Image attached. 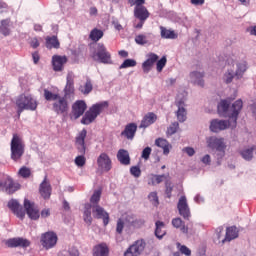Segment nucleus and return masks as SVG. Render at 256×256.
Instances as JSON below:
<instances>
[{
    "label": "nucleus",
    "instance_id": "obj_31",
    "mask_svg": "<svg viewBox=\"0 0 256 256\" xmlns=\"http://www.w3.org/2000/svg\"><path fill=\"white\" fill-rule=\"evenodd\" d=\"M116 157L121 165H131V157L129 156V151L120 149L118 150Z\"/></svg>",
    "mask_w": 256,
    "mask_h": 256
},
{
    "label": "nucleus",
    "instance_id": "obj_62",
    "mask_svg": "<svg viewBox=\"0 0 256 256\" xmlns=\"http://www.w3.org/2000/svg\"><path fill=\"white\" fill-rule=\"evenodd\" d=\"M190 3L195 7H201V5H205V0H190Z\"/></svg>",
    "mask_w": 256,
    "mask_h": 256
},
{
    "label": "nucleus",
    "instance_id": "obj_37",
    "mask_svg": "<svg viewBox=\"0 0 256 256\" xmlns=\"http://www.w3.org/2000/svg\"><path fill=\"white\" fill-rule=\"evenodd\" d=\"M91 209H93V205L89 203L85 204L83 219L87 225H91V223H93V218L91 217Z\"/></svg>",
    "mask_w": 256,
    "mask_h": 256
},
{
    "label": "nucleus",
    "instance_id": "obj_22",
    "mask_svg": "<svg viewBox=\"0 0 256 256\" xmlns=\"http://www.w3.org/2000/svg\"><path fill=\"white\" fill-rule=\"evenodd\" d=\"M156 61H159V55L155 53L147 54V59L142 63V69L144 73H149L153 69Z\"/></svg>",
    "mask_w": 256,
    "mask_h": 256
},
{
    "label": "nucleus",
    "instance_id": "obj_52",
    "mask_svg": "<svg viewBox=\"0 0 256 256\" xmlns=\"http://www.w3.org/2000/svg\"><path fill=\"white\" fill-rule=\"evenodd\" d=\"M74 161H75V165H77V167H84L87 160L85 159V155L80 154L79 156H77L75 158Z\"/></svg>",
    "mask_w": 256,
    "mask_h": 256
},
{
    "label": "nucleus",
    "instance_id": "obj_14",
    "mask_svg": "<svg viewBox=\"0 0 256 256\" xmlns=\"http://www.w3.org/2000/svg\"><path fill=\"white\" fill-rule=\"evenodd\" d=\"M24 208L29 217L32 221H37L41 214L39 213V209L35 207V203L29 201V199H24Z\"/></svg>",
    "mask_w": 256,
    "mask_h": 256
},
{
    "label": "nucleus",
    "instance_id": "obj_7",
    "mask_svg": "<svg viewBox=\"0 0 256 256\" xmlns=\"http://www.w3.org/2000/svg\"><path fill=\"white\" fill-rule=\"evenodd\" d=\"M228 127H232V129H235V127L237 126H233V121L231 119L229 120L213 119L210 122L209 129L212 133H219V131H225V129H228Z\"/></svg>",
    "mask_w": 256,
    "mask_h": 256
},
{
    "label": "nucleus",
    "instance_id": "obj_2",
    "mask_svg": "<svg viewBox=\"0 0 256 256\" xmlns=\"http://www.w3.org/2000/svg\"><path fill=\"white\" fill-rule=\"evenodd\" d=\"M109 103L107 101L93 104L84 114L81 119L82 125H91L101 115L103 109H107Z\"/></svg>",
    "mask_w": 256,
    "mask_h": 256
},
{
    "label": "nucleus",
    "instance_id": "obj_60",
    "mask_svg": "<svg viewBox=\"0 0 256 256\" xmlns=\"http://www.w3.org/2000/svg\"><path fill=\"white\" fill-rule=\"evenodd\" d=\"M201 161L204 165H211V155L209 154L204 155Z\"/></svg>",
    "mask_w": 256,
    "mask_h": 256
},
{
    "label": "nucleus",
    "instance_id": "obj_27",
    "mask_svg": "<svg viewBox=\"0 0 256 256\" xmlns=\"http://www.w3.org/2000/svg\"><path fill=\"white\" fill-rule=\"evenodd\" d=\"M39 192L43 199H49L51 197V184L47 182V177L44 178L39 186Z\"/></svg>",
    "mask_w": 256,
    "mask_h": 256
},
{
    "label": "nucleus",
    "instance_id": "obj_41",
    "mask_svg": "<svg viewBox=\"0 0 256 256\" xmlns=\"http://www.w3.org/2000/svg\"><path fill=\"white\" fill-rule=\"evenodd\" d=\"M79 91H81L83 95H89V93L93 91V83L91 82V79H87L84 87L81 86Z\"/></svg>",
    "mask_w": 256,
    "mask_h": 256
},
{
    "label": "nucleus",
    "instance_id": "obj_50",
    "mask_svg": "<svg viewBox=\"0 0 256 256\" xmlns=\"http://www.w3.org/2000/svg\"><path fill=\"white\" fill-rule=\"evenodd\" d=\"M179 130V122H173L171 125L167 128V135H175L177 131Z\"/></svg>",
    "mask_w": 256,
    "mask_h": 256
},
{
    "label": "nucleus",
    "instance_id": "obj_23",
    "mask_svg": "<svg viewBox=\"0 0 256 256\" xmlns=\"http://www.w3.org/2000/svg\"><path fill=\"white\" fill-rule=\"evenodd\" d=\"M137 133V124L129 123L125 126L124 130L121 132V137H125L129 141L135 139V134Z\"/></svg>",
    "mask_w": 256,
    "mask_h": 256
},
{
    "label": "nucleus",
    "instance_id": "obj_13",
    "mask_svg": "<svg viewBox=\"0 0 256 256\" xmlns=\"http://www.w3.org/2000/svg\"><path fill=\"white\" fill-rule=\"evenodd\" d=\"M178 110L176 111V117L179 123H185L187 121V105L185 104V98H178L175 102Z\"/></svg>",
    "mask_w": 256,
    "mask_h": 256
},
{
    "label": "nucleus",
    "instance_id": "obj_17",
    "mask_svg": "<svg viewBox=\"0 0 256 256\" xmlns=\"http://www.w3.org/2000/svg\"><path fill=\"white\" fill-rule=\"evenodd\" d=\"M86 137H87L86 129H83L81 132H79L78 136L76 137L75 145L79 155H85L87 151V147L85 146Z\"/></svg>",
    "mask_w": 256,
    "mask_h": 256
},
{
    "label": "nucleus",
    "instance_id": "obj_59",
    "mask_svg": "<svg viewBox=\"0 0 256 256\" xmlns=\"http://www.w3.org/2000/svg\"><path fill=\"white\" fill-rule=\"evenodd\" d=\"M124 227H125V222H123V219H118L117 225H116V233H119V235H121V233H123Z\"/></svg>",
    "mask_w": 256,
    "mask_h": 256
},
{
    "label": "nucleus",
    "instance_id": "obj_9",
    "mask_svg": "<svg viewBox=\"0 0 256 256\" xmlns=\"http://www.w3.org/2000/svg\"><path fill=\"white\" fill-rule=\"evenodd\" d=\"M6 247L9 249H16L17 247H21L22 249H27V247L31 246V241L23 237H14L9 238L5 241Z\"/></svg>",
    "mask_w": 256,
    "mask_h": 256
},
{
    "label": "nucleus",
    "instance_id": "obj_19",
    "mask_svg": "<svg viewBox=\"0 0 256 256\" xmlns=\"http://www.w3.org/2000/svg\"><path fill=\"white\" fill-rule=\"evenodd\" d=\"M207 148L208 149H222L223 147H227L225 144V140L223 138H217V136H210L206 138Z\"/></svg>",
    "mask_w": 256,
    "mask_h": 256
},
{
    "label": "nucleus",
    "instance_id": "obj_1",
    "mask_svg": "<svg viewBox=\"0 0 256 256\" xmlns=\"http://www.w3.org/2000/svg\"><path fill=\"white\" fill-rule=\"evenodd\" d=\"M243 109V101L241 99L236 100L231 105V100H221L217 105L218 115L220 117H228L233 122L232 126L237 127V119Z\"/></svg>",
    "mask_w": 256,
    "mask_h": 256
},
{
    "label": "nucleus",
    "instance_id": "obj_34",
    "mask_svg": "<svg viewBox=\"0 0 256 256\" xmlns=\"http://www.w3.org/2000/svg\"><path fill=\"white\" fill-rule=\"evenodd\" d=\"M160 35L162 39H177L179 37L174 30L167 29L163 26H160Z\"/></svg>",
    "mask_w": 256,
    "mask_h": 256
},
{
    "label": "nucleus",
    "instance_id": "obj_10",
    "mask_svg": "<svg viewBox=\"0 0 256 256\" xmlns=\"http://www.w3.org/2000/svg\"><path fill=\"white\" fill-rule=\"evenodd\" d=\"M57 234L55 232H46L42 234L40 243L44 249H53L57 245Z\"/></svg>",
    "mask_w": 256,
    "mask_h": 256
},
{
    "label": "nucleus",
    "instance_id": "obj_18",
    "mask_svg": "<svg viewBox=\"0 0 256 256\" xmlns=\"http://www.w3.org/2000/svg\"><path fill=\"white\" fill-rule=\"evenodd\" d=\"M92 213L96 219H103L104 227L109 225V213H107L103 207L99 205H93Z\"/></svg>",
    "mask_w": 256,
    "mask_h": 256
},
{
    "label": "nucleus",
    "instance_id": "obj_25",
    "mask_svg": "<svg viewBox=\"0 0 256 256\" xmlns=\"http://www.w3.org/2000/svg\"><path fill=\"white\" fill-rule=\"evenodd\" d=\"M65 63H67V56L54 55L52 57V67L56 72L63 71Z\"/></svg>",
    "mask_w": 256,
    "mask_h": 256
},
{
    "label": "nucleus",
    "instance_id": "obj_49",
    "mask_svg": "<svg viewBox=\"0 0 256 256\" xmlns=\"http://www.w3.org/2000/svg\"><path fill=\"white\" fill-rule=\"evenodd\" d=\"M136 66H137V61H135V59H126L119 66V69H128V67H136Z\"/></svg>",
    "mask_w": 256,
    "mask_h": 256
},
{
    "label": "nucleus",
    "instance_id": "obj_38",
    "mask_svg": "<svg viewBox=\"0 0 256 256\" xmlns=\"http://www.w3.org/2000/svg\"><path fill=\"white\" fill-rule=\"evenodd\" d=\"M253 151H255V148L251 147V148H244L242 150L239 151L242 159H244V161H252L253 160Z\"/></svg>",
    "mask_w": 256,
    "mask_h": 256
},
{
    "label": "nucleus",
    "instance_id": "obj_39",
    "mask_svg": "<svg viewBox=\"0 0 256 256\" xmlns=\"http://www.w3.org/2000/svg\"><path fill=\"white\" fill-rule=\"evenodd\" d=\"M225 149H227V146L215 150L214 157L216 159L217 165H221V163H223V158L225 157Z\"/></svg>",
    "mask_w": 256,
    "mask_h": 256
},
{
    "label": "nucleus",
    "instance_id": "obj_12",
    "mask_svg": "<svg viewBox=\"0 0 256 256\" xmlns=\"http://www.w3.org/2000/svg\"><path fill=\"white\" fill-rule=\"evenodd\" d=\"M177 209H178L179 215H181L183 219H186L187 221H189V219L191 218V209L189 208V204L187 203V197L181 196L179 198Z\"/></svg>",
    "mask_w": 256,
    "mask_h": 256
},
{
    "label": "nucleus",
    "instance_id": "obj_30",
    "mask_svg": "<svg viewBox=\"0 0 256 256\" xmlns=\"http://www.w3.org/2000/svg\"><path fill=\"white\" fill-rule=\"evenodd\" d=\"M155 145L156 147L163 149V155H169L172 148L171 143H169V141H167L165 138H157L155 140Z\"/></svg>",
    "mask_w": 256,
    "mask_h": 256
},
{
    "label": "nucleus",
    "instance_id": "obj_29",
    "mask_svg": "<svg viewBox=\"0 0 256 256\" xmlns=\"http://www.w3.org/2000/svg\"><path fill=\"white\" fill-rule=\"evenodd\" d=\"M149 10L145 6H139L134 8V17L139 21H147L149 19Z\"/></svg>",
    "mask_w": 256,
    "mask_h": 256
},
{
    "label": "nucleus",
    "instance_id": "obj_51",
    "mask_svg": "<svg viewBox=\"0 0 256 256\" xmlns=\"http://www.w3.org/2000/svg\"><path fill=\"white\" fill-rule=\"evenodd\" d=\"M176 245L182 255L191 256V249H189V247L181 245L179 242Z\"/></svg>",
    "mask_w": 256,
    "mask_h": 256
},
{
    "label": "nucleus",
    "instance_id": "obj_36",
    "mask_svg": "<svg viewBox=\"0 0 256 256\" xmlns=\"http://www.w3.org/2000/svg\"><path fill=\"white\" fill-rule=\"evenodd\" d=\"M172 225L175 227V229H180L184 235H187L189 233V228L185 226V222L181 218H174L172 219Z\"/></svg>",
    "mask_w": 256,
    "mask_h": 256
},
{
    "label": "nucleus",
    "instance_id": "obj_20",
    "mask_svg": "<svg viewBox=\"0 0 256 256\" xmlns=\"http://www.w3.org/2000/svg\"><path fill=\"white\" fill-rule=\"evenodd\" d=\"M87 111V103L84 100H78L72 105V115L74 119H79Z\"/></svg>",
    "mask_w": 256,
    "mask_h": 256
},
{
    "label": "nucleus",
    "instance_id": "obj_58",
    "mask_svg": "<svg viewBox=\"0 0 256 256\" xmlns=\"http://www.w3.org/2000/svg\"><path fill=\"white\" fill-rule=\"evenodd\" d=\"M165 187H166L165 193H166L168 199H171V193H173V184H171L170 181H166Z\"/></svg>",
    "mask_w": 256,
    "mask_h": 256
},
{
    "label": "nucleus",
    "instance_id": "obj_55",
    "mask_svg": "<svg viewBox=\"0 0 256 256\" xmlns=\"http://www.w3.org/2000/svg\"><path fill=\"white\" fill-rule=\"evenodd\" d=\"M135 42L137 43V45H147L148 43L147 36L143 34H139L138 36L135 37Z\"/></svg>",
    "mask_w": 256,
    "mask_h": 256
},
{
    "label": "nucleus",
    "instance_id": "obj_44",
    "mask_svg": "<svg viewBox=\"0 0 256 256\" xmlns=\"http://www.w3.org/2000/svg\"><path fill=\"white\" fill-rule=\"evenodd\" d=\"M99 201H101V190H95L90 198V205H99Z\"/></svg>",
    "mask_w": 256,
    "mask_h": 256
},
{
    "label": "nucleus",
    "instance_id": "obj_11",
    "mask_svg": "<svg viewBox=\"0 0 256 256\" xmlns=\"http://www.w3.org/2000/svg\"><path fill=\"white\" fill-rule=\"evenodd\" d=\"M52 109L56 115H64L69 111V103L65 96L59 97L52 105Z\"/></svg>",
    "mask_w": 256,
    "mask_h": 256
},
{
    "label": "nucleus",
    "instance_id": "obj_8",
    "mask_svg": "<svg viewBox=\"0 0 256 256\" xmlns=\"http://www.w3.org/2000/svg\"><path fill=\"white\" fill-rule=\"evenodd\" d=\"M147 247V242L140 239L136 240L124 253V256H139L145 251Z\"/></svg>",
    "mask_w": 256,
    "mask_h": 256
},
{
    "label": "nucleus",
    "instance_id": "obj_28",
    "mask_svg": "<svg viewBox=\"0 0 256 256\" xmlns=\"http://www.w3.org/2000/svg\"><path fill=\"white\" fill-rule=\"evenodd\" d=\"M239 237V230L237 229V226H230L226 228V236L222 240V243H229L233 241V239H237Z\"/></svg>",
    "mask_w": 256,
    "mask_h": 256
},
{
    "label": "nucleus",
    "instance_id": "obj_5",
    "mask_svg": "<svg viewBox=\"0 0 256 256\" xmlns=\"http://www.w3.org/2000/svg\"><path fill=\"white\" fill-rule=\"evenodd\" d=\"M92 59L93 61H97V63H103V65H111L113 63L111 53L103 43L97 44L95 51L92 53Z\"/></svg>",
    "mask_w": 256,
    "mask_h": 256
},
{
    "label": "nucleus",
    "instance_id": "obj_3",
    "mask_svg": "<svg viewBox=\"0 0 256 256\" xmlns=\"http://www.w3.org/2000/svg\"><path fill=\"white\" fill-rule=\"evenodd\" d=\"M37 100L31 95L21 94L16 99L17 114L20 117L24 111H36Z\"/></svg>",
    "mask_w": 256,
    "mask_h": 256
},
{
    "label": "nucleus",
    "instance_id": "obj_42",
    "mask_svg": "<svg viewBox=\"0 0 256 256\" xmlns=\"http://www.w3.org/2000/svg\"><path fill=\"white\" fill-rule=\"evenodd\" d=\"M91 41H99L100 39L103 38V30L94 28L89 35Z\"/></svg>",
    "mask_w": 256,
    "mask_h": 256
},
{
    "label": "nucleus",
    "instance_id": "obj_63",
    "mask_svg": "<svg viewBox=\"0 0 256 256\" xmlns=\"http://www.w3.org/2000/svg\"><path fill=\"white\" fill-rule=\"evenodd\" d=\"M32 58H33V63L37 65V63H39V59H41V57L39 56V52L36 51L32 53Z\"/></svg>",
    "mask_w": 256,
    "mask_h": 256
},
{
    "label": "nucleus",
    "instance_id": "obj_57",
    "mask_svg": "<svg viewBox=\"0 0 256 256\" xmlns=\"http://www.w3.org/2000/svg\"><path fill=\"white\" fill-rule=\"evenodd\" d=\"M151 151H152V149L149 146L144 148L142 150V154H141L142 159H145V161L149 160V157H151Z\"/></svg>",
    "mask_w": 256,
    "mask_h": 256
},
{
    "label": "nucleus",
    "instance_id": "obj_26",
    "mask_svg": "<svg viewBox=\"0 0 256 256\" xmlns=\"http://www.w3.org/2000/svg\"><path fill=\"white\" fill-rule=\"evenodd\" d=\"M157 121V115L153 112H148L142 119L139 128L147 129V127H151L153 123Z\"/></svg>",
    "mask_w": 256,
    "mask_h": 256
},
{
    "label": "nucleus",
    "instance_id": "obj_45",
    "mask_svg": "<svg viewBox=\"0 0 256 256\" xmlns=\"http://www.w3.org/2000/svg\"><path fill=\"white\" fill-rule=\"evenodd\" d=\"M236 72L233 71V69H228L227 72L224 74L223 80L229 84L233 82V79L235 78Z\"/></svg>",
    "mask_w": 256,
    "mask_h": 256
},
{
    "label": "nucleus",
    "instance_id": "obj_64",
    "mask_svg": "<svg viewBox=\"0 0 256 256\" xmlns=\"http://www.w3.org/2000/svg\"><path fill=\"white\" fill-rule=\"evenodd\" d=\"M8 7L7 3L0 1V13H6Z\"/></svg>",
    "mask_w": 256,
    "mask_h": 256
},
{
    "label": "nucleus",
    "instance_id": "obj_46",
    "mask_svg": "<svg viewBox=\"0 0 256 256\" xmlns=\"http://www.w3.org/2000/svg\"><path fill=\"white\" fill-rule=\"evenodd\" d=\"M59 97V94H55L48 89H44V98L46 99V101H57Z\"/></svg>",
    "mask_w": 256,
    "mask_h": 256
},
{
    "label": "nucleus",
    "instance_id": "obj_43",
    "mask_svg": "<svg viewBox=\"0 0 256 256\" xmlns=\"http://www.w3.org/2000/svg\"><path fill=\"white\" fill-rule=\"evenodd\" d=\"M0 33L5 37L9 35V19L1 20Z\"/></svg>",
    "mask_w": 256,
    "mask_h": 256
},
{
    "label": "nucleus",
    "instance_id": "obj_54",
    "mask_svg": "<svg viewBox=\"0 0 256 256\" xmlns=\"http://www.w3.org/2000/svg\"><path fill=\"white\" fill-rule=\"evenodd\" d=\"M149 201H151L152 204H154L155 207L159 205V196H157V192H151L148 195Z\"/></svg>",
    "mask_w": 256,
    "mask_h": 256
},
{
    "label": "nucleus",
    "instance_id": "obj_6",
    "mask_svg": "<svg viewBox=\"0 0 256 256\" xmlns=\"http://www.w3.org/2000/svg\"><path fill=\"white\" fill-rule=\"evenodd\" d=\"M11 149V159L13 161H19L25 154V145L23 144V140L17 134L13 135L10 144Z\"/></svg>",
    "mask_w": 256,
    "mask_h": 256
},
{
    "label": "nucleus",
    "instance_id": "obj_15",
    "mask_svg": "<svg viewBox=\"0 0 256 256\" xmlns=\"http://www.w3.org/2000/svg\"><path fill=\"white\" fill-rule=\"evenodd\" d=\"M7 207L16 215L19 219L23 221L25 219V210L23 209V206L19 203L17 199H11Z\"/></svg>",
    "mask_w": 256,
    "mask_h": 256
},
{
    "label": "nucleus",
    "instance_id": "obj_35",
    "mask_svg": "<svg viewBox=\"0 0 256 256\" xmlns=\"http://www.w3.org/2000/svg\"><path fill=\"white\" fill-rule=\"evenodd\" d=\"M155 227V236L157 239H163L167 233L165 230H163L165 229V222L158 220L155 222Z\"/></svg>",
    "mask_w": 256,
    "mask_h": 256
},
{
    "label": "nucleus",
    "instance_id": "obj_40",
    "mask_svg": "<svg viewBox=\"0 0 256 256\" xmlns=\"http://www.w3.org/2000/svg\"><path fill=\"white\" fill-rule=\"evenodd\" d=\"M247 69H248L247 61H241L237 63L236 77H243Z\"/></svg>",
    "mask_w": 256,
    "mask_h": 256
},
{
    "label": "nucleus",
    "instance_id": "obj_24",
    "mask_svg": "<svg viewBox=\"0 0 256 256\" xmlns=\"http://www.w3.org/2000/svg\"><path fill=\"white\" fill-rule=\"evenodd\" d=\"M97 164L100 169H103V171H111V158H109V155H107L106 153H102L99 155L97 159Z\"/></svg>",
    "mask_w": 256,
    "mask_h": 256
},
{
    "label": "nucleus",
    "instance_id": "obj_53",
    "mask_svg": "<svg viewBox=\"0 0 256 256\" xmlns=\"http://www.w3.org/2000/svg\"><path fill=\"white\" fill-rule=\"evenodd\" d=\"M152 185H159V183H163L164 179H167V176L165 174L162 175H152Z\"/></svg>",
    "mask_w": 256,
    "mask_h": 256
},
{
    "label": "nucleus",
    "instance_id": "obj_32",
    "mask_svg": "<svg viewBox=\"0 0 256 256\" xmlns=\"http://www.w3.org/2000/svg\"><path fill=\"white\" fill-rule=\"evenodd\" d=\"M93 256H109V246L105 243L94 246Z\"/></svg>",
    "mask_w": 256,
    "mask_h": 256
},
{
    "label": "nucleus",
    "instance_id": "obj_33",
    "mask_svg": "<svg viewBox=\"0 0 256 256\" xmlns=\"http://www.w3.org/2000/svg\"><path fill=\"white\" fill-rule=\"evenodd\" d=\"M61 47V43L57 36H47L46 37V49H59Z\"/></svg>",
    "mask_w": 256,
    "mask_h": 256
},
{
    "label": "nucleus",
    "instance_id": "obj_21",
    "mask_svg": "<svg viewBox=\"0 0 256 256\" xmlns=\"http://www.w3.org/2000/svg\"><path fill=\"white\" fill-rule=\"evenodd\" d=\"M205 72L192 71L189 74V81L193 85H198V87H205Z\"/></svg>",
    "mask_w": 256,
    "mask_h": 256
},
{
    "label": "nucleus",
    "instance_id": "obj_16",
    "mask_svg": "<svg viewBox=\"0 0 256 256\" xmlns=\"http://www.w3.org/2000/svg\"><path fill=\"white\" fill-rule=\"evenodd\" d=\"M75 95V80L73 73H68L66 77V86L64 88V97L71 99Z\"/></svg>",
    "mask_w": 256,
    "mask_h": 256
},
{
    "label": "nucleus",
    "instance_id": "obj_48",
    "mask_svg": "<svg viewBox=\"0 0 256 256\" xmlns=\"http://www.w3.org/2000/svg\"><path fill=\"white\" fill-rule=\"evenodd\" d=\"M18 175H20V177L23 179H29V177H31V169L27 166H23L19 169Z\"/></svg>",
    "mask_w": 256,
    "mask_h": 256
},
{
    "label": "nucleus",
    "instance_id": "obj_4",
    "mask_svg": "<svg viewBox=\"0 0 256 256\" xmlns=\"http://www.w3.org/2000/svg\"><path fill=\"white\" fill-rule=\"evenodd\" d=\"M21 189V184L15 182L11 176L7 174H0V191H4L8 195H13V193Z\"/></svg>",
    "mask_w": 256,
    "mask_h": 256
},
{
    "label": "nucleus",
    "instance_id": "obj_47",
    "mask_svg": "<svg viewBox=\"0 0 256 256\" xmlns=\"http://www.w3.org/2000/svg\"><path fill=\"white\" fill-rule=\"evenodd\" d=\"M167 65V57L162 56L159 60L156 61V69L158 73H161L163 71L164 67Z\"/></svg>",
    "mask_w": 256,
    "mask_h": 256
},
{
    "label": "nucleus",
    "instance_id": "obj_56",
    "mask_svg": "<svg viewBox=\"0 0 256 256\" xmlns=\"http://www.w3.org/2000/svg\"><path fill=\"white\" fill-rule=\"evenodd\" d=\"M130 174L133 176V177H136L139 178L141 177V168L139 166H132L130 168Z\"/></svg>",
    "mask_w": 256,
    "mask_h": 256
},
{
    "label": "nucleus",
    "instance_id": "obj_61",
    "mask_svg": "<svg viewBox=\"0 0 256 256\" xmlns=\"http://www.w3.org/2000/svg\"><path fill=\"white\" fill-rule=\"evenodd\" d=\"M184 151L188 157H193V155H195V149L193 147H186L184 148Z\"/></svg>",
    "mask_w": 256,
    "mask_h": 256
}]
</instances>
